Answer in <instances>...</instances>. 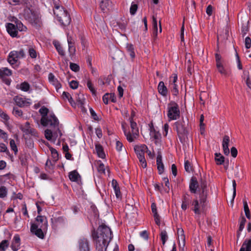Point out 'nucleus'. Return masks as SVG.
Returning a JSON list of instances; mask_svg holds the SVG:
<instances>
[{"label":"nucleus","instance_id":"obj_11","mask_svg":"<svg viewBox=\"0 0 251 251\" xmlns=\"http://www.w3.org/2000/svg\"><path fill=\"white\" fill-rule=\"evenodd\" d=\"M12 74V71L7 67L0 68V78L7 85H9L11 80L6 78L7 76H11Z\"/></svg>","mask_w":251,"mask_h":251},{"label":"nucleus","instance_id":"obj_55","mask_svg":"<svg viewBox=\"0 0 251 251\" xmlns=\"http://www.w3.org/2000/svg\"><path fill=\"white\" fill-rule=\"evenodd\" d=\"M141 166L142 168H145L147 167V163L146 159L145 158V156H141L138 157Z\"/></svg>","mask_w":251,"mask_h":251},{"label":"nucleus","instance_id":"obj_8","mask_svg":"<svg viewBox=\"0 0 251 251\" xmlns=\"http://www.w3.org/2000/svg\"><path fill=\"white\" fill-rule=\"evenodd\" d=\"M215 60L216 68L218 72L225 76L229 75L228 71L224 66V60L220 54L218 53L215 54Z\"/></svg>","mask_w":251,"mask_h":251},{"label":"nucleus","instance_id":"obj_41","mask_svg":"<svg viewBox=\"0 0 251 251\" xmlns=\"http://www.w3.org/2000/svg\"><path fill=\"white\" fill-rule=\"evenodd\" d=\"M244 209L245 213L246 216L247 218H250V209L246 201H243Z\"/></svg>","mask_w":251,"mask_h":251},{"label":"nucleus","instance_id":"obj_46","mask_svg":"<svg viewBox=\"0 0 251 251\" xmlns=\"http://www.w3.org/2000/svg\"><path fill=\"white\" fill-rule=\"evenodd\" d=\"M50 151L51 153V155L53 158L54 161H56L58 159V153L57 151L53 149L50 148Z\"/></svg>","mask_w":251,"mask_h":251},{"label":"nucleus","instance_id":"obj_23","mask_svg":"<svg viewBox=\"0 0 251 251\" xmlns=\"http://www.w3.org/2000/svg\"><path fill=\"white\" fill-rule=\"evenodd\" d=\"M79 249L80 251H89L88 242L86 239L83 238L79 240Z\"/></svg>","mask_w":251,"mask_h":251},{"label":"nucleus","instance_id":"obj_7","mask_svg":"<svg viewBox=\"0 0 251 251\" xmlns=\"http://www.w3.org/2000/svg\"><path fill=\"white\" fill-rule=\"evenodd\" d=\"M25 56V53L23 50L19 51L13 50L9 53L7 61L10 64L13 65L16 64L19 59L24 57Z\"/></svg>","mask_w":251,"mask_h":251},{"label":"nucleus","instance_id":"obj_52","mask_svg":"<svg viewBox=\"0 0 251 251\" xmlns=\"http://www.w3.org/2000/svg\"><path fill=\"white\" fill-rule=\"evenodd\" d=\"M62 97L63 99H67L70 103H72V101H73L72 97L71 95L66 92H63L62 94Z\"/></svg>","mask_w":251,"mask_h":251},{"label":"nucleus","instance_id":"obj_57","mask_svg":"<svg viewBox=\"0 0 251 251\" xmlns=\"http://www.w3.org/2000/svg\"><path fill=\"white\" fill-rule=\"evenodd\" d=\"M177 80V75L176 74H173V75L170 77V84H176Z\"/></svg>","mask_w":251,"mask_h":251},{"label":"nucleus","instance_id":"obj_26","mask_svg":"<svg viewBox=\"0 0 251 251\" xmlns=\"http://www.w3.org/2000/svg\"><path fill=\"white\" fill-rule=\"evenodd\" d=\"M158 91L159 94L163 96H166L168 94V89L163 81H160L158 85Z\"/></svg>","mask_w":251,"mask_h":251},{"label":"nucleus","instance_id":"obj_17","mask_svg":"<svg viewBox=\"0 0 251 251\" xmlns=\"http://www.w3.org/2000/svg\"><path fill=\"white\" fill-rule=\"evenodd\" d=\"M230 139L228 136L225 135L223 140L222 146L224 153L225 155H228L229 154V150L228 149V144Z\"/></svg>","mask_w":251,"mask_h":251},{"label":"nucleus","instance_id":"obj_42","mask_svg":"<svg viewBox=\"0 0 251 251\" xmlns=\"http://www.w3.org/2000/svg\"><path fill=\"white\" fill-rule=\"evenodd\" d=\"M7 195V189L4 186H2L0 187V198H4L6 197Z\"/></svg>","mask_w":251,"mask_h":251},{"label":"nucleus","instance_id":"obj_22","mask_svg":"<svg viewBox=\"0 0 251 251\" xmlns=\"http://www.w3.org/2000/svg\"><path fill=\"white\" fill-rule=\"evenodd\" d=\"M69 177L71 181L79 183L81 176L76 170H74L69 173Z\"/></svg>","mask_w":251,"mask_h":251},{"label":"nucleus","instance_id":"obj_36","mask_svg":"<svg viewBox=\"0 0 251 251\" xmlns=\"http://www.w3.org/2000/svg\"><path fill=\"white\" fill-rule=\"evenodd\" d=\"M28 53L29 56L32 59H35L38 55V53L35 48L31 46L28 48Z\"/></svg>","mask_w":251,"mask_h":251},{"label":"nucleus","instance_id":"obj_49","mask_svg":"<svg viewBox=\"0 0 251 251\" xmlns=\"http://www.w3.org/2000/svg\"><path fill=\"white\" fill-rule=\"evenodd\" d=\"M43 226V224L35 222V223L31 224V227H32V230H33L35 228H43L44 229H47V228L43 227H42Z\"/></svg>","mask_w":251,"mask_h":251},{"label":"nucleus","instance_id":"obj_60","mask_svg":"<svg viewBox=\"0 0 251 251\" xmlns=\"http://www.w3.org/2000/svg\"><path fill=\"white\" fill-rule=\"evenodd\" d=\"M69 84L71 88L76 89L78 87V83L76 81L72 80L70 82Z\"/></svg>","mask_w":251,"mask_h":251},{"label":"nucleus","instance_id":"obj_19","mask_svg":"<svg viewBox=\"0 0 251 251\" xmlns=\"http://www.w3.org/2000/svg\"><path fill=\"white\" fill-rule=\"evenodd\" d=\"M49 81L52 85L54 86L56 90H58L61 87V85L58 80L55 78V76L51 73L49 74Z\"/></svg>","mask_w":251,"mask_h":251},{"label":"nucleus","instance_id":"obj_31","mask_svg":"<svg viewBox=\"0 0 251 251\" xmlns=\"http://www.w3.org/2000/svg\"><path fill=\"white\" fill-rule=\"evenodd\" d=\"M96 165L97 167L98 171L101 174H104L105 173V166L101 161H97L96 162Z\"/></svg>","mask_w":251,"mask_h":251},{"label":"nucleus","instance_id":"obj_1","mask_svg":"<svg viewBox=\"0 0 251 251\" xmlns=\"http://www.w3.org/2000/svg\"><path fill=\"white\" fill-rule=\"evenodd\" d=\"M99 235L96 242V249L98 251H105L107 247L112 238L110 228L105 225H101L98 228Z\"/></svg>","mask_w":251,"mask_h":251},{"label":"nucleus","instance_id":"obj_2","mask_svg":"<svg viewBox=\"0 0 251 251\" xmlns=\"http://www.w3.org/2000/svg\"><path fill=\"white\" fill-rule=\"evenodd\" d=\"M39 112L42 116L41 123L43 126H50L54 128L59 127L58 119L53 112H50L47 107L42 106Z\"/></svg>","mask_w":251,"mask_h":251},{"label":"nucleus","instance_id":"obj_48","mask_svg":"<svg viewBox=\"0 0 251 251\" xmlns=\"http://www.w3.org/2000/svg\"><path fill=\"white\" fill-rule=\"evenodd\" d=\"M8 244H9L7 240H3L0 243V250L3 251H5L7 248Z\"/></svg>","mask_w":251,"mask_h":251},{"label":"nucleus","instance_id":"obj_32","mask_svg":"<svg viewBox=\"0 0 251 251\" xmlns=\"http://www.w3.org/2000/svg\"><path fill=\"white\" fill-rule=\"evenodd\" d=\"M126 50L132 59H133L135 56L134 48L132 45L127 44L126 46Z\"/></svg>","mask_w":251,"mask_h":251},{"label":"nucleus","instance_id":"obj_61","mask_svg":"<svg viewBox=\"0 0 251 251\" xmlns=\"http://www.w3.org/2000/svg\"><path fill=\"white\" fill-rule=\"evenodd\" d=\"M245 43L246 48L250 49L251 47V39L249 37H247L245 38Z\"/></svg>","mask_w":251,"mask_h":251},{"label":"nucleus","instance_id":"obj_18","mask_svg":"<svg viewBox=\"0 0 251 251\" xmlns=\"http://www.w3.org/2000/svg\"><path fill=\"white\" fill-rule=\"evenodd\" d=\"M111 185L113 189H114L117 199L121 200L122 198V195L120 190V187L116 180L113 179L112 180Z\"/></svg>","mask_w":251,"mask_h":251},{"label":"nucleus","instance_id":"obj_58","mask_svg":"<svg viewBox=\"0 0 251 251\" xmlns=\"http://www.w3.org/2000/svg\"><path fill=\"white\" fill-rule=\"evenodd\" d=\"M89 110H90L91 115L92 117L94 119V120H95L96 121H99V117L98 116V115H97L96 112L94 111V110L92 108H90Z\"/></svg>","mask_w":251,"mask_h":251},{"label":"nucleus","instance_id":"obj_30","mask_svg":"<svg viewBox=\"0 0 251 251\" xmlns=\"http://www.w3.org/2000/svg\"><path fill=\"white\" fill-rule=\"evenodd\" d=\"M198 188V182L197 180L192 178L191 180V182L189 185V189L191 192L195 193L196 192Z\"/></svg>","mask_w":251,"mask_h":251},{"label":"nucleus","instance_id":"obj_13","mask_svg":"<svg viewBox=\"0 0 251 251\" xmlns=\"http://www.w3.org/2000/svg\"><path fill=\"white\" fill-rule=\"evenodd\" d=\"M15 103L20 107L28 106L30 104L29 100L26 99L22 96H16L14 98Z\"/></svg>","mask_w":251,"mask_h":251},{"label":"nucleus","instance_id":"obj_62","mask_svg":"<svg viewBox=\"0 0 251 251\" xmlns=\"http://www.w3.org/2000/svg\"><path fill=\"white\" fill-rule=\"evenodd\" d=\"M20 238L18 235H15L13 238V242L12 243H14L17 244L18 247L20 246Z\"/></svg>","mask_w":251,"mask_h":251},{"label":"nucleus","instance_id":"obj_4","mask_svg":"<svg viewBox=\"0 0 251 251\" xmlns=\"http://www.w3.org/2000/svg\"><path fill=\"white\" fill-rule=\"evenodd\" d=\"M54 14L61 25H67L70 24L71 19L70 15L63 7L56 6L54 10Z\"/></svg>","mask_w":251,"mask_h":251},{"label":"nucleus","instance_id":"obj_39","mask_svg":"<svg viewBox=\"0 0 251 251\" xmlns=\"http://www.w3.org/2000/svg\"><path fill=\"white\" fill-rule=\"evenodd\" d=\"M152 25L154 31V37L156 38L157 35V19L154 16L152 18Z\"/></svg>","mask_w":251,"mask_h":251},{"label":"nucleus","instance_id":"obj_12","mask_svg":"<svg viewBox=\"0 0 251 251\" xmlns=\"http://www.w3.org/2000/svg\"><path fill=\"white\" fill-rule=\"evenodd\" d=\"M20 129L25 134H30L35 137L38 136L37 131L30 127L28 122H26L24 125H21Z\"/></svg>","mask_w":251,"mask_h":251},{"label":"nucleus","instance_id":"obj_47","mask_svg":"<svg viewBox=\"0 0 251 251\" xmlns=\"http://www.w3.org/2000/svg\"><path fill=\"white\" fill-rule=\"evenodd\" d=\"M170 86L171 89H172V91L173 94L174 96H176L178 94V90L177 88V85L176 84H170Z\"/></svg>","mask_w":251,"mask_h":251},{"label":"nucleus","instance_id":"obj_50","mask_svg":"<svg viewBox=\"0 0 251 251\" xmlns=\"http://www.w3.org/2000/svg\"><path fill=\"white\" fill-rule=\"evenodd\" d=\"M13 113L16 117H21L23 115L22 111L17 107H14Z\"/></svg>","mask_w":251,"mask_h":251},{"label":"nucleus","instance_id":"obj_9","mask_svg":"<svg viewBox=\"0 0 251 251\" xmlns=\"http://www.w3.org/2000/svg\"><path fill=\"white\" fill-rule=\"evenodd\" d=\"M54 130L55 131L53 132L48 129L45 131V136L47 140L55 141L57 138L62 136V133L59 129V127L54 128Z\"/></svg>","mask_w":251,"mask_h":251},{"label":"nucleus","instance_id":"obj_53","mask_svg":"<svg viewBox=\"0 0 251 251\" xmlns=\"http://www.w3.org/2000/svg\"><path fill=\"white\" fill-rule=\"evenodd\" d=\"M138 6L136 4L132 3L130 8V13L131 15H134L137 10Z\"/></svg>","mask_w":251,"mask_h":251},{"label":"nucleus","instance_id":"obj_28","mask_svg":"<svg viewBox=\"0 0 251 251\" xmlns=\"http://www.w3.org/2000/svg\"><path fill=\"white\" fill-rule=\"evenodd\" d=\"M103 102L107 104L108 103L109 100H111L112 102H115L116 99L114 94H105L102 98Z\"/></svg>","mask_w":251,"mask_h":251},{"label":"nucleus","instance_id":"obj_20","mask_svg":"<svg viewBox=\"0 0 251 251\" xmlns=\"http://www.w3.org/2000/svg\"><path fill=\"white\" fill-rule=\"evenodd\" d=\"M112 7V3L109 0H102L100 2V7L103 12L109 10Z\"/></svg>","mask_w":251,"mask_h":251},{"label":"nucleus","instance_id":"obj_63","mask_svg":"<svg viewBox=\"0 0 251 251\" xmlns=\"http://www.w3.org/2000/svg\"><path fill=\"white\" fill-rule=\"evenodd\" d=\"M151 136L152 139L154 140H157L159 139L160 136V135L159 133L155 132H151Z\"/></svg>","mask_w":251,"mask_h":251},{"label":"nucleus","instance_id":"obj_40","mask_svg":"<svg viewBox=\"0 0 251 251\" xmlns=\"http://www.w3.org/2000/svg\"><path fill=\"white\" fill-rule=\"evenodd\" d=\"M30 85L27 82H24L20 84V89L24 92H27L30 89Z\"/></svg>","mask_w":251,"mask_h":251},{"label":"nucleus","instance_id":"obj_45","mask_svg":"<svg viewBox=\"0 0 251 251\" xmlns=\"http://www.w3.org/2000/svg\"><path fill=\"white\" fill-rule=\"evenodd\" d=\"M69 47V52L70 53V56H73L75 53V48L74 46V44H69L68 45Z\"/></svg>","mask_w":251,"mask_h":251},{"label":"nucleus","instance_id":"obj_56","mask_svg":"<svg viewBox=\"0 0 251 251\" xmlns=\"http://www.w3.org/2000/svg\"><path fill=\"white\" fill-rule=\"evenodd\" d=\"M70 69L75 72H77L79 70V67L78 65L75 63H71L70 65Z\"/></svg>","mask_w":251,"mask_h":251},{"label":"nucleus","instance_id":"obj_37","mask_svg":"<svg viewBox=\"0 0 251 251\" xmlns=\"http://www.w3.org/2000/svg\"><path fill=\"white\" fill-rule=\"evenodd\" d=\"M53 44L58 52L59 54L62 56H64L65 55V52L63 50L62 47L61 46L60 43L57 41H54Z\"/></svg>","mask_w":251,"mask_h":251},{"label":"nucleus","instance_id":"obj_25","mask_svg":"<svg viewBox=\"0 0 251 251\" xmlns=\"http://www.w3.org/2000/svg\"><path fill=\"white\" fill-rule=\"evenodd\" d=\"M239 251H251V239H246Z\"/></svg>","mask_w":251,"mask_h":251},{"label":"nucleus","instance_id":"obj_44","mask_svg":"<svg viewBox=\"0 0 251 251\" xmlns=\"http://www.w3.org/2000/svg\"><path fill=\"white\" fill-rule=\"evenodd\" d=\"M184 168L186 172L190 173L192 171V167L188 160L185 161Z\"/></svg>","mask_w":251,"mask_h":251},{"label":"nucleus","instance_id":"obj_21","mask_svg":"<svg viewBox=\"0 0 251 251\" xmlns=\"http://www.w3.org/2000/svg\"><path fill=\"white\" fill-rule=\"evenodd\" d=\"M156 164L159 174H162L164 171V166L162 162L161 154L160 153L158 154L156 158Z\"/></svg>","mask_w":251,"mask_h":251},{"label":"nucleus","instance_id":"obj_6","mask_svg":"<svg viewBox=\"0 0 251 251\" xmlns=\"http://www.w3.org/2000/svg\"><path fill=\"white\" fill-rule=\"evenodd\" d=\"M201 188L202 189V193L200 197L201 203H199L197 200H195L193 201L192 205L194 206L193 210L196 214L200 213V207L202 203H204L206 200L207 196V190H206V184L204 182L202 183L201 185Z\"/></svg>","mask_w":251,"mask_h":251},{"label":"nucleus","instance_id":"obj_35","mask_svg":"<svg viewBox=\"0 0 251 251\" xmlns=\"http://www.w3.org/2000/svg\"><path fill=\"white\" fill-rule=\"evenodd\" d=\"M96 150L97 153L99 157L101 158H104L105 155L103 151L102 147L100 145H96Z\"/></svg>","mask_w":251,"mask_h":251},{"label":"nucleus","instance_id":"obj_14","mask_svg":"<svg viewBox=\"0 0 251 251\" xmlns=\"http://www.w3.org/2000/svg\"><path fill=\"white\" fill-rule=\"evenodd\" d=\"M182 203L181 208L183 211H185L187 209L190 204L191 199L189 195L187 193L183 195L182 198Z\"/></svg>","mask_w":251,"mask_h":251},{"label":"nucleus","instance_id":"obj_27","mask_svg":"<svg viewBox=\"0 0 251 251\" xmlns=\"http://www.w3.org/2000/svg\"><path fill=\"white\" fill-rule=\"evenodd\" d=\"M46 230H47V229H44L40 228H35L33 230H32V227H30V231L41 239H43L44 238V232Z\"/></svg>","mask_w":251,"mask_h":251},{"label":"nucleus","instance_id":"obj_5","mask_svg":"<svg viewBox=\"0 0 251 251\" xmlns=\"http://www.w3.org/2000/svg\"><path fill=\"white\" fill-rule=\"evenodd\" d=\"M167 116L169 121L176 120L179 118L180 111L178 105L175 102L169 103L167 106Z\"/></svg>","mask_w":251,"mask_h":251},{"label":"nucleus","instance_id":"obj_38","mask_svg":"<svg viewBox=\"0 0 251 251\" xmlns=\"http://www.w3.org/2000/svg\"><path fill=\"white\" fill-rule=\"evenodd\" d=\"M215 159L217 165L222 164L225 161L224 157L220 153H215Z\"/></svg>","mask_w":251,"mask_h":251},{"label":"nucleus","instance_id":"obj_15","mask_svg":"<svg viewBox=\"0 0 251 251\" xmlns=\"http://www.w3.org/2000/svg\"><path fill=\"white\" fill-rule=\"evenodd\" d=\"M148 147L145 145L136 146L134 147L135 151L138 157L144 156V154L147 151Z\"/></svg>","mask_w":251,"mask_h":251},{"label":"nucleus","instance_id":"obj_43","mask_svg":"<svg viewBox=\"0 0 251 251\" xmlns=\"http://www.w3.org/2000/svg\"><path fill=\"white\" fill-rule=\"evenodd\" d=\"M161 239L162 244L164 245L168 239V235L167 232L165 230H162L160 233Z\"/></svg>","mask_w":251,"mask_h":251},{"label":"nucleus","instance_id":"obj_64","mask_svg":"<svg viewBox=\"0 0 251 251\" xmlns=\"http://www.w3.org/2000/svg\"><path fill=\"white\" fill-rule=\"evenodd\" d=\"M0 117L5 121H7L9 120L8 116L1 110H0Z\"/></svg>","mask_w":251,"mask_h":251},{"label":"nucleus","instance_id":"obj_29","mask_svg":"<svg viewBox=\"0 0 251 251\" xmlns=\"http://www.w3.org/2000/svg\"><path fill=\"white\" fill-rule=\"evenodd\" d=\"M14 20L12 21L15 22L16 24V27L17 28V31L19 30L20 31H25L26 30V27L21 23V21L17 20V19L14 18Z\"/></svg>","mask_w":251,"mask_h":251},{"label":"nucleus","instance_id":"obj_16","mask_svg":"<svg viewBox=\"0 0 251 251\" xmlns=\"http://www.w3.org/2000/svg\"><path fill=\"white\" fill-rule=\"evenodd\" d=\"M7 31L13 37H17L18 31L16 26L12 23H7L6 25Z\"/></svg>","mask_w":251,"mask_h":251},{"label":"nucleus","instance_id":"obj_24","mask_svg":"<svg viewBox=\"0 0 251 251\" xmlns=\"http://www.w3.org/2000/svg\"><path fill=\"white\" fill-rule=\"evenodd\" d=\"M176 130L179 135H183L186 133L185 128L181 122H176L175 123Z\"/></svg>","mask_w":251,"mask_h":251},{"label":"nucleus","instance_id":"obj_10","mask_svg":"<svg viewBox=\"0 0 251 251\" xmlns=\"http://www.w3.org/2000/svg\"><path fill=\"white\" fill-rule=\"evenodd\" d=\"M25 17L31 23L37 24L40 22V18L39 15L34 11H32L30 9H28L25 10Z\"/></svg>","mask_w":251,"mask_h":251},{"label":"nucleus","instance_id":"obj_59","mask_svg":"<svg viewBox=\"0 0 251 251\" xmlns=\"http://www.w3.org/2000/svg\"><path fill=\"white\" fill-rule=\"evenodd\" d=\"M169 129V126L168 124H165L163 127V134L164 136H166L168 134V131Z\"/></svg>","mask_w":251,"mask_h":251},{"label":"nucleus","instance_id":"obj_34","mask_svg":"<svg viewBox=\"0 0 251 251\" xmlns=\"http://www.w3.org/2000/svg\"><path fill=\"white\" fill-rule=\"evenodd\" d=\"M43 224V227L48 228V222L46 218L43 216H38L36 218V221Z\"/></svg>","mask_w":251,"mask_h":251},{"label":"nucleus","instance_id":"obj_51","mask_svg":"<svg viewBox=\"0 0 251 251\" xmlns=\"http://www.w3.org/2000/svg\"><path fill=\"white\" fill-rule=\"evenodd\" d=\"M10 145L11 149L15 152V153H17L18 151V149L15 144V142L13 139H10Z\"/></svg>","mask_w":251,"mask_h":251},{"label":"nucleus","instance_id":"obj_3","mask_svg":"<svg viewBox=\"0 0 251 251\" xmlns=\"http://www.w3.org/2000/svg\"><path fill=\"white\" fill-rule=\"evenodd\" d=\"M135 114L132 112L131 117L129 119L130 126L131 128V132L127 131L126 129V124L125 122L121 123L122 128L124 131V134L126 137V139L129 142H132L136 139L139 134V130L136 122L133 121V117Z\"/></svg>","mask_w":251,"mask_h":251},{"label":"nucleus","instance_id":"obj_54","mask_svg":"<svg viewBox=\"0 0 251 251\" xmlns=\"http://www.w3.org/2000/svg\"><path fill=\"white\" fill-rule=\"evenodd\" d=\"M178 240L180 246L184 247L185 243V236L184 235L178 236Z\"/></svg>","mask_w":251,"mask_h":251},{"label":"nucleus","instance_id":"obj_33","mask_svg":"<svg viewBox=\"0 0 251 251\" xmlns=\"http://www.w3.org/2000/svg\"><path fill=\"white\" fill-rule=\"evenodd\" d=\"M77 102L78 104L81 107H82L85 104V99L84 98V95L81 93H79L77 94V97L76 98Z\"/></svg>","mask_w":251,"mask_h":251}]
</instances>
